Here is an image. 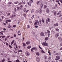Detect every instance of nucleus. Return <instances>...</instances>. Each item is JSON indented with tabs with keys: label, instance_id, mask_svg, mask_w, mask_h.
Segmentation results:
<instances>
[{
	"label": "nucleus",
	"instance_id": "obj_2",
	"mask_svg": "<svg viewBox=\"0 0 62 62\" xmlns=\"http://www.w3.org/2000/svg\"><path fill=\"white\" fill-rule=\"evenodd\" d=\"M50 22V19L49 17H48L47 19L46 20V24H48V22Z\"/></svg>",
	"mask_w": 62,
	"mask_h": 62
},
{
	"label": "nucleus",
	"instance_id": "obj_5",
	"mask_svg": "<svg viewBox=\"0 0 62 62\" xmlns=\"http://www.w3.org/2000/svg\"><path fill=\"white\" fill-rule=\"evenodd\" d=\"M60 59V57L59 56H56V58L55 59L56 60H58L59 59Z\"/></svg>",
	"mask_w": 62,
	"mask_h": 62
},
{
	"label": "nucleus",
	"instance_id": "obj_24",
	"mask_svg": "<svg viewBox=\"0 0 62 62\" xmlns=\"http://www.w3.org/2000/svg\"><path fill=\"white\" fill-rule=\"evenodd\" d=\"M49 39V38L48 37H46L45 38V40H48Z\"/></svg>",
	"mask_w": 62,
	"mask_h": 62
},
{
	"label": "nucleus",
	"instance_id": "obj_49",
	"mask_svg": "<svg viewBox=\"0 0 62 62\" xmlns=\"http://www.w3.org/2000/svg\"><path fill=\"white\" fill-rule=\"evenodd\" d=\"M16 25H14L13 26V27H16Z\"/></svg>",
	"mask_w": 62,
	"mask_h": 62
},
{
	"label": "nucleus",
	"instance_id": "obj_8",
	"mask_svg": "<svg viewBox=\"0 0 62 62\" xmlns=\"http://www.w3.org/2000/svg\"><path fill=\"white\" fill-rule=\"evenodd\" d=\"M59 36V34L58 33H56L55 35V36L56 38H57L58 36Z\"/></svg>",
	"mask_w": 62,
	"mask_h": 62
},
{
	"label": "nucleus",
	"instance_id": "obj_64",
	"mask_svg": "<svg viewBox=\"0 0 62 62\" xmlns=\"http://www.w3.org/2000/svg\"><path fill=\"white\" fill-rule=\"evenodd\" d=\"M20 21H18V24H19V23H20Z\"/></svg>",
	"mask_w": 62,
	"mask_h": 62
},
{
	"label": "nucleus",
	"instance_id": "obj_1",
	"mask_svg": "<svg viewBox=\"0 0 62 62\" xmlns=\"http://www.w3.org/2000/svg\"><path fill=\"white\" fill-rule=\"evenodd\" d=\"M42 44L44 46H48V44L46 43L45 42H44L42 43Z\"/></svg>",
	"mask_w": 62,
	"mask_h": 62
},
{
	"label": "nucleus",
	"instance_id": "obj_58",
	"mask_svg": "<svg viewBox=\"0 0 62 62\" xmlns=\"http://www.w3.org/2000/svg\"><path fill=\"white\" fill-rule=\"evenodd\" d=\"M29 11V10H27L26 11V13H27V12H28V11Z\"/></svg>",
	"mask_w": 62,
	"mask_h": 62
},
{
	"label": "nucleus",
	"instance_id": "obj_40",
	"mask_svg": "<svg viewBox=\"0 0 62 62\" xmlns=\"http://www.w3.org/2000/svg\"><path fill=\"white\" fill-rule=\"evenodd\" d=\"M8 4H12V3L11 2H9Z\"/></svg>",
	"mask_w": 62,
	"mask_h": 62
},
{
	"label": "nucleus",
	"instance_id": "obj_14",
	"mask_svg": "<svg viewBox=\"0 0 62 62\" xmlns=\"http://www.w3.org/2000/svg\"><path fill=\"white\" fill-rule=\"evenodd\" d=\"M58 39L60 41H62V39L60 37H59L58 38Z\"/></svg>",
	"mask_w": 62,
	"mask_h": 62
},
{
	"label": "nucleus",
	"instance_id": "obj_30",
	"mask_svg": "<svg viewBox=\"0 0 62 62\" xmlns=\"http://www.w3.org/2000/svg\"><path fill=\"white\" fill-rule=\"evenodd\" d=\"M48 54H49V55L51 56V52H50V51H48Z\"/></svg>",
	"mask_w": 62,
	"mask_h": 62
},
{
	"label": "nucleus",
	"instance_id": "obj_9",
	"mask_svg": "<svg viewBox=\"0 0 62 62\" xmlns=\"http://www.w3.org/2000/svg\"><path fill=\"white\" fill-rule=\"evenodd\" d=\"M42 10L41 9H40L38 11V12L39 14H41L42 13Z\"/></svg>",
	"mask_w": 62,
	"mask_h": 62
},
{
	"label": "nucleus",
	"instance_id": "obj_50",
	"mask_svg": "<svg viewBox=\"0 0 62 62\" xmlns=\"http://www.w3.org/2000/svg\"><path fill=\"white\" fill-rule=\"evenodd\" d=\"M44 8H47V6L45 5H44Z\"/></svg>",
	"mask_w": 62,
	"mask_h": 62
},
{
	"label": "nucleus",
	"instance_id": "obj_42",
	"mask_svg": "<svg viewBox=\"0 0 62 62\" xmlns=\"http://www.w3.org/2000/svg\"><path fill=\"white\" fill-rule=\"evenodd\" d=\"M42 21L43 23H44V19H43L42 20Z\"/></svg>",
	"mask_w": 62,
	"mask_h": 62
},
{
	"label": "nucleus",
	"instance_id": "obj_36",
	"mask_svg": "<svg viewBox=\"0 0 62 62\" xmlns=\"http://www.w3.org/2000/svg\"><path fill=\"white\" fill-rule=\"evenodd\" d=\"M41 52H42L43 53H45V52H44V51H43V50H42V49H41Z\"/></svg>",
	"mask_w": 62,
	"mask_h": 62
},
{
	"label": "nucleus",
	"instance_id": "obj_4",
	"mask_svg": "<svg viewBox=\"0 0 62 62\" xmlns=\"http://www.w3.org/2000/svg\"><path fill=\"white\" fill-rule=\"evenodd\" d=\"M39 23V21L38 20L35 21V22L34 25H37V24H38Z\"/></svg>",
	"mask_w": 62,
	"mask_h": 62
},
{
	"label": "nucleus",
	"instance_id": "obj_27",
	"mask_svg": "<svg viewBox=\"0 0 62 62\" xmlns=\"http://www.w3.org/2000/svg\"><path fill=\"white\" fill-rule=\"evenodd\" d=\"M47 32L48 34H50V31L49 30H47Z\"/></svg>",
	"mask_w": 62,
	"mask_h": 62
},
{
	"label": "nucleus",
	"instance_id": "obj_48",
	"mask_svg": "<svg viewBox=\"0 0 62 62\" xmlns=\"http://www.w3.org/2000/svg\"><path fill=\"white\" fill-rule=\"evenodd\" d=\"M51 58L50 57H49L48 58V60H51Z\"/></svg>",
	"mask_w": 62,
	"mask_h": 62
},
{
	"label": "nucleus",
	"instance_id": "obj_20",
	"mask_svg": "<svg viewBox=\"0 0 62 62\" xmlns=\"http://www.w3.org/2000/svg\"><path fill=\"white\" fill-rule=\"evenodd\" d=\"M42 24L41 23H39V22L38 24H37V25H39V26H41L42 25Z\"/></svg>",
	"mask_w": 62,
	"mask_h": 62
},
{
	"label": "nucleus",
	"instance_id": "obj_16",
	"mask_svg": "<svg viewBox=\"0 0 62 62\" xmlns=\"http://www.w3.org/2000/svg\"><path fill=\"white\" fill-rule=\"evenodd\" d=\"M21 8H20V7H17V10H20V9H21Z\"/></svg>",
	"mask_w": 62,
	"mask_h": 62
},
{
	"label": "nucleus",
	"instance_id": "obj_38",
	"mask_svg": "<svg viewBox=\"0 0 62 62\" xmlns=\"http://www.w3.org/2000/svg\"><path fill=\"white\" fill-rule=\"evenodd\" d=\"M5 61V59H3L1 61V62H4V61Z\"/></svg>",
	"mask_w": 62,
	"mask_h": 62
},
{
	"label": "nucleus",
	"instance_id": "obj_19",
	"mask_svg": "<svg viewBox=\"0 0 62 62\" xmlns=\"http://www.w3.org/2000/svg\"><path fill=\"white\" fill-rule=\"evenodd\" d=\"M61 13V11H59L57 15H59Z\"/></svg>",
	"mask_w": 62,
	"mask_h": 62
},
{
	"label": "nucleus",
	"instance_id": "obj_55",
	"mask_svg": "<svg viewBox=\"0 0 62 62\" xmlns=\"http://www.w3.org/2000/svg\"><path fill=\"white\" fill-rule=\"evenodd\" d=\"M10 13H8L7 14V16H8L9 15H10Z\"/></svg>",
	"mask_w": 62,
	"mask_h": 62
},
{
	"label": "nucleus",
	"instance_id": "obj_35",
	"mask_svg": "<svg viewBox=\"0 0 62 62\" xmlns=\"http://www.w3.org/2000/svg\"><path fill=\"white\" fill-rule=\"evenodd\" d=\"M26 8H24L23 9V11H24V12H25L26 11Z\"/></svg>",
	"mask_w": 62,
	"mask_h": 62
},
{
	"label": "nucleus",
	"instance_id": "obj_52",
	"mask_svg": "<svg viewBox=\"0 0 62 62\" xmlns=\"http://www.w3.org/2000/svg\"><path fill=\"white\" fill-rule=\"evenodd\" d=\"M38 12H39V11L37 10H36V13H38Z\"/></svg>",
	"mask_w": 62,
	"mask_h": 62
},
{
	"label": "nucleus",
	"instance_id": "obj_17",
	"mask_svg": "<svg viewBox=\"0 0 62 62\" xmlns=\"http://www.w3.org/2000/svg\"><path fill=\"white\" fill-rule=\"evenodd\" d=\"M27 4L28 5H29V6H31V3H30V2H27Z\"/></svg>",
	"mask_w": 62,
	"mask_h": 62
},
{
	"label": "nucleus",
	"instance_id": "obj_32",
	"mask_svg": "<svg viewBox=\"0 0 62 62\" xmlns=\"http://www.w3.org/2000/svg\"><path fill=\"white\" fill-rule=\"evenodd\" d=\"M31 46H29L27 47V48L28 49H30L31 48Z\"/></svg>",
	"mask_w": 62,
	"mask_h": 62
},
{
	"label": "nucleus",
	"instance_id": "obj_56",
	"mask_svg": "<svg viewBox=\"0 0 62 62\" xmlns=\"http://www.w3.org/2000/svg\"><path fill=\"white\" fill-rule=\"evenodd\" d=\"M62 16V15L61 14L58 17L59 18V17H61Z\"/></svg>",
	"mask_w": 62,
	"mask_h": 62
},
{
	"label": "nucleus",
	"instance_id": "obj_45",
	"mask_svg": "<svg viewBox=\"0 0 62 62\" xmlns=\"http://www.w3.org/2000/svg\"><path fill=\"white\" fill-rule=\"evenodd\" d=\"M24 16L25 18H26V14H24Z\"/></svg>",
	"mask_w": 62,
	"mask_h": 62
},
{
	"label": "nucleus",
	"instance_id": "obj_31",
	"mask_svg": "<svg viewBox=\"0 0 62 62\" xmlns=\"http://www.w3.org/2000/svg\"><path fill=\"white\" fill-rule=\"evenodd\" d=\"M14 46H16V42H15L14 44Z\"/></svg>",
	"mask_w": 62,
	"mask_h": 62
},
{
	"label": "nucleus",
	"instance_id": "obj_63",
	"mask_svg": "<svg viewBox=\"0 0 62 62\" xmlns=\"http://www.w3.org/2000/svg\"><path fill=\"white\" fill-rule=\"evenodd\" d=\"M56 2H59V0H56Z\"/></svg>",
	"mask_w": 62,
	"mask_h": 62
},
{
	"label": "nucleus",
	"instance_id": "obj_61",
	"mask_svg": "<svg viewBox=\"0 0 62 62\" xmlns=\"http://www.w3.org/2000/svg\"><path fill=\"white\" fill-rule=\"evenodd\" d=\"M13 15V17H16V15Z\"/></svg>",
	"mask_w": 62,
	"mask_h": 62
},
{
	"label": "nucleus",
	"instance_id": "obj_39",
	"mask_svg": "<svg viewBox=\"0 0 62 62\" xmlns=\"http://www.w3.org/2000/svg\"><path fill=\"white\" fill-rule=\"evenodd\" d=\"M34 16H34V15H33V16H32L31 18V19H33L34 18Z\"/></svg>",
	"mask_w": 62,
	"mask_h": 62
},
{
	"label": "nucleus",
	"instance_id": "obj_26",
	"mask_svg": "<svg viewBox=\"0 0 62 62\" xmlns=\"http://www.w3.org/2000/svg\"><path fill=\"white\" fill-rule=\"evenodd\" d=\"M18 3H19V1H16L15 2H14V4H18Z\"/></svg>",
	"mask_w": 62,
	"mask_h": 62
},
{
	"label": "nucleus",
	"instance_id": "obj_47",
	"mask_svg": "<svg viewBox=\"0 0 62 62\" xmlns=\"http://www.w3.org/2000/svg\"><path fill=\"white\" fill-rule=\"evenodd\" d=\"M16 36H17V35L16 34L14 35V38H15V37H16Z\"/></svg>",
	"mask_w": 62,
	"mask_h": 62
},
{
	"label": "nucleus",
	"instance_id": "obj_46",
	"mask_svg": "<svg viewBox=\"0 0 62 62\" xmlns=\"http://www.w3.org/2000/svg\"><path fill=\"white\" fill-rule=\"evenodd\" d=\"M20 8H23V5H21L20 6Z\"/></svg>",
	"mask_w": 62,
	"mask_h": 62
},
{
	"label": "nucleus",
	"instance_id": "obj_60",
	"mask_svg": "<svg viewBox=\"0 0 62 62\" xmlns=\"http://www.w3.org/2000/svg\"><path fill=\"white\" fill-rule=\"evenodd\" d=\"M9 26L10 27H11V26L10 25V24H9Z\"/></svg>",
	"mask_w": 62,
	"mask_h": 62
},
{
	"label": "nucleus",
	"instance_id": "obj_54",
	"mask_svg": "<svg viewBox=\"0 0 62 62\" xmlns=\"http://www.w3.org/2000/svg\"><path fill=\"white\" fill-rule=\"evenodd\" d=\"M39 22L40 23H41V20H40L39 21Z\"/></svg>",
	"mask_w": 62,
	"mask_h": 62
},
{
	"label": "nucleus",
	"instance_id": "obj_7",
	"mask_svg": "<svg viewBox=\"0 0 62 62\" xmlns=\"http://www.w3.org/2000/svg\"><path fill=\"white\" fill-rule=\"evenodd\" d=\"M25 54L27 56H29V55H30V53L27 51L25 53Z\"/></svg>",
	"mask_w": 62,
	"mask_h": 62
},
{
	"label": "nucleus",
	"instance_id": "obj_21",
	"mask_svg": "<svg viewBox=\"0 0 62 62\" xmlns=\"http://www.w3.org/2000/svg\"><path fill=\"white\" fill-rule=\"evenodd\" d=\"M30 2L31 4H32V3H33V0H30Z\"/></svg>",
	"mask_w": 62,
	"mask_h": 62
},
{
	"label": "nucleus",
	"instance_id": "obj_57",
	"mask_svg": "<svg viewBox=\"0 0 62 62\" xmlns=\"http://www.w3.org/2000/svg\"><path fill=\"white\" fill-rule=\"evenodd\" d=\"M23 52V51H22V50H18V52Z\"/></svg>",
	"mask_w": 62,
	"mask_h": 62
},
{
	"label": "nucleus",
	"instance_id": "obj_44",
	"mask_svg": "<svg viewBox=\"0 0 62 62\" xmlns=\"http://www.w3.org/2000/svg\"><path fill=\"white\" fill-rule=\"evenodd\" d=\"M9 45V47H10V48H12V46H10V45Z\"/></svg>",
	"mask_w": 62,
	"mask_h": 62
},
{
	"label": "nucleus",
	"instance_id": "obj_53",
	"mask_svg": "<svg viewBox=\"0 0 62 62\" xmlns=\"http://www.w3.org/2000/svg\"><path fill=\"white\" fill-rule=\"evenodd\" d=\"M1 38H5V36H2Z\"/></svg>",
	"mask_w": 62,
	"mask_h": 62
},
{
	"label": "nucleus",
	"instance_id": "obj_18",
	"mask_svg": "<svg viewBox=\"0 0 62 62\" xmlns=\"http://www.w3.org/2000/svg\"><path fill=\"white\" fill-rule=\"evenodd\" d=\"M57 14V12H56V11H55L54 12V15L55 16H56V15Z\"/></svg>",
	"mask_w": 62,
	"mask_h": 62
},
{
	"label": "nucleus",
	"instance_id": "obj_11",
	"mask_svg": "<svg viewBox=\"0 0 62 62\" xmlns=\"http://www.w3.org/2000/svg\"><path fill=\"white\" fill-rule=\"evenodd\" d=\"M46 11L47 13H48L49 12V9L48 8H47L46 9Z\"/></svg>",
	"mask_w": 62,
	"mask_h": 62
},
{
	"label": "nucleus",
	"instance_id": "obj_62",
	"mask_svg": "<svg viewBox=\"0 0 62 62\" xmlns=\"http://www.w3.org/2000/svg\"><path fill=\"white\" fill-rule=\"evenodd\" d=\"M6 44L7 46H8V43L6 42Z\"/></svg>",
	"mask_w": 62,
	"mask_h": 62
},
{
	"label": "nucleus",
	"instance_id": "obj_59",
	"mask_svg": "<svg viewBox=\"0 0 62 62\" xmlns=\"http://www.w3.org/2000/svg\"><path fill=\"white\" fill-rule=\"evenodd\" d=\"M14 11L15 12H16V8H15Z\"/></svg>",
	"mask_w": 62,
	"mask_h": 62
},
{
	"label": "nucleus",
	"instance_id": "obj_10",
	"mask_svg": "<svg viewBox=\"0 0 62 62\" xmlns=\"http://www.w3.org/2000/svg\"><path fill=\"white\" fill-rule=\"evenodd\" d=\"M44 59L46 60L47 59V56L46 55H45L43 57Z\"/></svg>",
	"mask_w": 62,
	"mask_h": 62
},
{
	"label": "nucleus",
	"instance_id": "obj_33",
	"mask_svg": "<svg viewBox=\"0 0 62 62\" xmlns=\"http://www.w3.org/2000/svg\"><path fill=\"white\" fill-rule=\"evenodd\" d=\"M34 9H33L31 10V13H33V12H34Z\"/></svg>",
	"mask_w": 62,
	"mask_h": 62
},
{
	"label": "nucleus",
	"instance_id": "obj_28",
	"mask_svg": "<svg viewBox=\"0 0 62 62\" xmlns=\"http://www.w3.org/2000/svg\"><path fill=\"white\" fill-rule=\"evenodd\" d=\"M55 30L56 31H58V32H59V30L57 28H55Z\"/></svg>",
	"mask_w": 62,
	"mask_h": 62
},
{
	"label": "nucleus",
	"instance_id": "obj_3",
	"mask_svg": "<svg viewBox=\"0 0 62 62\" xmlns=\"http://www.w3.org/2000/svg\"><path fill=\"white\" fill-rule=\"evenodd\" d=\"M34 50L35 51H37V49L36 47H34L32 48L31 49V50L32 52H34L33 51V50Z\"/></svg>",
	"mask_w": 62,
	"mask_h": 62
},
{
	"label": "nucleus",
	"instance_id": "obj_15",
	"mask_svg": "<svg viewBox=\"0 0 62 62\" xmlns=\"http://www.w3.org/2000/svg\"><path fill=\"white\" fill-rule=\"evenodd\" d=\"M6 21L9 22V23H11V19L7 20H6Z\"/></svg>",
	"mask_w": 62,
	"mask_h": 62
},
{
	"label": "nucleus",
	"instance_id": "obj_13",
	"mask_svg": "<svg viewBox=\"0 0 62 62\" xmlns=\"http://www.w3.org/2000/svg\"><path fill=\"white\" fill-rule=\"evenodd\" d=\"M26 44L27 45H29L30 43V41H27L26 42Z\"/></svg>",
	"mask_w": 62,
	"mask_h": 62
},
{
	"label": "nucleus",
	"instance_id": "obj_12",
	"mask_svg": "<svg viewBox=\"0 0 62 62\" xmlns=\"http://www.w3.org/2000/svg\"><path fill=\"white\" fill-rule=\"evenodd\" d=\"M40 35L41 36H43L44 37V34L43 32H41L40 34Z\"/></svg>",
	"mask_w": 62,
	"mask_h": 62
},
{
	"label": "nucleus",
	"instance_id": "obj_37",
	"mask_svg": "<svg viewBox=\"0 0 62 62\" xmlns=\"http://www.w3.org/2000/svg\"><path fill=\"white\" fill-rule=\"evenodd\" d=\"M54 25H55V26H58V24L57 23H56L55 24H54Z\"/></svg>",
	"mask_w": 62,
	"mask_h": 62
},
{
	"label": "nucleus",
	"instance_id": "obj_43",
	"mask_svg": "<svg viewBox=\"0 0 62 62\" xmlns=\"http://www.w3.org/2000/svg\"><path fill=\"white\" fill-rule=\"evenodd\" d=\"M23 3V2H20L18 4V5H21V4H22Z\"/></svg>",
	"mask_w": 62,
	"mask_h": 62
},
{
	"label": "nucleus",
	"instance_id": "obj_51",
	"mask_svg": "<svg viewBox=\"0 0 62 62\" xmlns=\"http://www.w3.org/2000/svg\"><path fill=\"white\" fill-rule=\"evenodd\" d=\"M16 62H20V61H19V60H16Z\"/></svg>",
	"mask_w": 62,
	"mask_h": 62
},
{
	"label": "nucleus",
	"instance_id": "obj_34",
	"mask_svg": "<svg viewBox=\"0 0 62 62\" xmlns=\"http://www.w3.org/2000/svg\"><path fill=\"white\" fill-rule=\"evenodd\" d=\"M36 54L37 55H38V56H39V52H37L36 53Z\"/></svg>",
	"mask_w": 62,
	"mask_h": 62
},
{
	"label": "nucleus",
	"instance_id": "obj_22",
	"mask_svg": "<svg viewBox=\"0 0 62 62\" xmlns=\"http://www.w3.org/2000/svg\"><path fill=\"white\" fill-rule=\"evenodd\" d=\"M40 6L41 7V8H43V4L42 3H41L40 4Z\"/></svg>",
	"mask_w": 62,
	"mask_h": 62
},
{
	"label": "nucleus",
	"instance_id": "obj_23",
	"mask_svg": "<svg viewBox=\"0 0 62 62\" xmlns=\"http://www.w3.org/2000/svg\"><path fill=\"white\" fill-rule=\"evenodd\" d=\"M23 46H24H24H25L26 45V44H25V43H23Z\"/></svg>",
	"mask_w": 62,
	"mask_h": 62
},
{
	"label": "nucleus",
	"instance_id": "obj_6",
	"mask_svg": "<svg viewBox=\"0 0 62 62\" xmlns=\"http://www.w3.org/2000/svg\"><path fill=\"white\" fill-rule=\"evenodd\" d=\"M36 60L37 62H39L40 60L39 58L38 57H36Z\"/></svg>",
	"mask_w": 62,
	"mask_h": 62
},
{
	"label": "nucleus",
	"instance_id": "obj_29",
	"mask_svg": "<svg viewBox=\"0 0 62 62\" xmlns=\"http://www.w3.org/2000/svg\"><path fill=\"white\" fill-rule=\"evenodd\" d=\"M40 3V1H38L37 2V4L38 5H39V3Z\"/></svg>",
	"mask_w": 62,
	"mask_h": 62
},
{
	"label": "nucleus",
	"instance_id": "obj_41",
	"mask_svg": "<svg viewBox=\"0 0 62 62\" xmlns=\"http://www.w3.org/2000/svg\"><path fill=\"white\" fill-rule=\"evenodd\" d=\"M3 32L2 31H1L0 32V33L1 35H4V34L3 33Z\"/></svg>",
	"mask_w": 62,
	"mask_h": 62
},
{
	"label": "nucleus",
	"instance_id": "obj_25",
	"mask_svg": "<svg viewBox=\"0 0 62 62\" xmlns=\"http://www.w3.org/2000/svg\"><path fill=\"white\" fill-rule=\"evenodd\" d=\"M30 27V26L29 25H28L27 26V28L28 29V28H29Z\"/></svg>",
	"mask_w": 62,
	"mask_h": 62
}]
</instances>
